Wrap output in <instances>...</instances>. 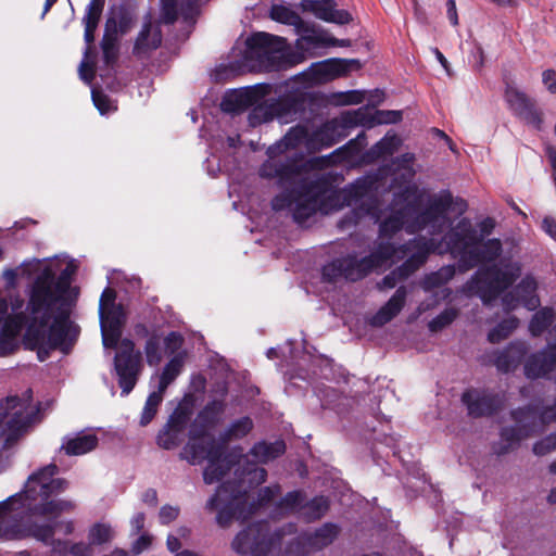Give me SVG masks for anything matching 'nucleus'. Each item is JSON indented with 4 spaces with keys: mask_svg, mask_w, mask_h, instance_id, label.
<instances>
[{
    "mask_svg": "<svg viewBox=\"0 0 556 556\" xmlns=\"http://www.w3.org/2000/svg\"><path fill=\"white\" fill-rule=\"evenodd\" d=\"M510 416L515 421L516 427L528 426V435L530 437L533 433L536 425V412L532 406L528 405L526 407L514 409L511 410Z\"/></svg>",
    "mask_w": 556,
    "mask_h": 556,
    "instance_id": "nucleus-48",
    "label": "nucleus"
},
{
    "mask_svg": "<svg viewBox=\"0 0 556 556\" xmlns=\"http://www.w3.org/2000/svg\"><path fill=\"white\" fill-rule=\"evenodd\" d=\"M505 99L515 116L523 121L526 124L531 125L536 129H541L543 124V113L536 106L533 99L514 87H508L506 89Z\"/></svg>",
    "mask_w": 556,
    "mask_h": 556,
    "instance_id": "nucleus-16",
    "label": "nucleus"
},
{
    "mask_svg": "<svg viewBox=\"0 0 556 556\" xmlns=\"http://www.w3.org/2000/svg\"><path fill=\"white\" fill-rule=\"evenodd\" d=\"M270 90L269 85H256L244 90L227 93L222 101V110L226 113L239 114L257 103Z\"/></svg>",
    "mask_w": 556,
    "mask_h": 556,
    "instance_id": "nucleus-19",
    "label": "nucleus"
},
{
    "mask_svg": "<svg viewBox=\"0 0 556 556\" xmlns=\"http://www.w3.org/2000/svg\"><path fill=\"white\" fill-rule=\"evenodd\" d=\"M426 262V255L422 253H414L408 256L405 262L396 267L394 270L401 280L407 279L413 275L424 263Z\"/></svg>",
    "mask_w": 556,
    "mask_h": 556,
    "instance_id": "nucleus-54",
    "label": "nucleus"
},
{
    "mask_svg": "<svg viewBox=\"0 0 556 556\" xmlns=\"http://www.w3.org/2000/svg\"><path fill=\"white\" fill-rule=\"evenodd\" d=\"M301 41L306 42L308 46L327 45L332 47H350V39H338L334 37H323L316 35H306L301 38Z\"/></svg>",
    "mask_w": 556,
    "mask_h": 556,
    "instance_id": "nucleus-61",
    "label": "nucleus"
},
{
    "mask_svg": "<svg viewBox=\"0 0 556 556\" xmlns=\"http://www.w3.org/2000/svg\"><path fill=\"white\" fill-rule=\"evenodd\" d=\"M307 170V166L302 157L285 156L269 157L260 167L258 174L262 178L276 179V184L282 189V192L275 195L271 200L274 211L289 208L292 211L295 197L299 194L298 184L301 182V176Z\"/></svg>",
    "mask_w": 556,
    "mask_h": 556,
    "instance_id": "nucleus-5",
    "label": "nucleus"
},
{
    "mask_svg": "<svg viewBox=\"0 0 556 556\" xmlns=\"http://www.w3.org/2000/svg\"><path fill=\"white\" fill-rule=\"evenodd\" d=\"M77 270L74 261L65 257L37 258V359L49 357L50 351L68 354L80 333L72 320V313L79 295L72 287Z\"/></svg>",
    "mask_w": 556,
    "mask_h": 556,
    "instance_id": "nucleus-1",
    "label": "nucleus"
},
{
    "mask_svg": "<svg viewBox=\"0 0 556 556\" xmlns=\"http://www.w3.org/2000/svg\"><path fill=\"white\" fill-rule=\"evenodd\" d=\"M84 40L86 42V49L84 52V60L79 65L80 76L84 80L90 83L93 77V64H90L87 60L89 55L92 53V43L94 42V34L93 33H85L84 31Z\"/></svg>",
    "mask_w": 556,
    "mask_h": 556,
    "instance_id": "nucleus-50",
    "label": "nucleus"
},
{
    "mask_svg": "<svg viewBox=\"0 0 556 556\" xmlns=\"http://www.w3.org/2000/svg\"><path fill=\"white\" fill-rule=\"evenodd\" d=\"M300 7L304 12H311L325 22L344 25L352 21V15L346 10L336 9L333 0H303Z\"/></svg>",
    "mask_w": 556,
    "mask_h": 556,
    "instance_id": "nucleus-22",
    "label": "nucleus"
},
{
    "mask_svg": "<svg viewBox=\"0 0 556 556\" xmlns=\"http://www.w3.org/2000/svg\"><path fill=\"white\" fill-rule=\"evenodd\" d=\"M4 291L10 301L12 312H22L25 300V314L35 316V263L27 262L15 268L3 271Z\"/></svg>",
    "mask_w": 556,
    "mask_h": 556,
    "instance_id": "nucleus-9",
    "label": "nucleus"
},
{
    "mask_svg": "<svg viewBox=\"0 0 556 556\" xmlns=\"http://www.w3.org/2000/svg\"><path fill=\"white\" fill-rule=\"evenodd\" d=\"M429 203L433 205L446 219L448 211L463 214L467 210V202L462 198L454 199L450 190H441L429 200Z\"/></svg>",
    "mask_w": 556,
    "mask_h": 556,
    "instance_id": "nucleus-36",
    "label": "nucleus"
},
{
    "mask_svg": "<svg viewBox=\"0 0 556 556\" xmlns=\"http://www.w3.org/2000/svg\"><path fill=\"white\" fill-rule=\"evenodd\" d=\"M286 452V443L282 440H277L275 442H265L261 441L255 443L248 456L250 463L257 464H266L269 460L276 459L281 456Z\"/></svg>",
    "mask_w": 556,
    "mask_h": 556,
    "instance_id": "nucleus-28",
    "label": "nucleus"
},
{
    "mask_svg": "<svg viewBox=\"0 0 556 556\" xmlns=\"http://www.w3.org/2000/svg\"><path fill=\"white\" fill-rule=\"evenodd\" d=\"M192 416V405L187 402H181L170 414L165 426L176 429V431H180L184 433L190 418Z\"/></svg>",
    "mask_w": 556,
    "mask_h": 556,
    "instance_id": "nucleus-44",
    "label": "nucleus"
},
{
    "mask_svg": "<svg viewBox=\"0 0 556 556\" xmlns=\"http://www.w3.org/2000/svg\"><path fill=\"white\" fill-rule=\"evenodd\" d=\"M406 244L395 247L388 241H381L367 256L357 258L353 255L340 257L326 264L321 269L323 279L326 282H337L340 278L357 281L366 277L372 270L386 267L389 262L395 263L408 255Z\"/></svg>",
    "mask_w": 556,
    "mask_h": 556,
    "instance_id": "nucleus-4",
    "label": "nucleus"
},
{
    "mask_svg": "<svg viewBox=\"0 0 556 556\" xmlns=\"http://www.w3.org/2000/svg\"><path fill=\"white\" fill-rule=\"evenodd\" d=\"M305 502V494L302 491L295 490L288 492L275 505V513L278 515H287L299 510L302 513V506Z\"/></svg>",
    "mask_w": 556,
    "mask_h": 556,
    "instance_id": "nucleus-41",
    "label": "nucleus"
},
{
    "mask_svg": "<svg viewBox=\"0 0 556 556\" xmlns=\"http://www.w3.org/2000/svg\"><path fill=\"white\" fill-rule=\"evenodd\" d=\"M329 509V501L327 497L320 495L315 496L311 501L303 503L302 516L308 522L320 519L326 515Z\"/></svg>",
    "mask_w": 556,
    "mask_h": 556,
    "instance_id": "nucleus-43",
    "label": "nucleus"
},
{
    "mask_svg": "<svg viewBox=\"0 0 556 556\" xmlns=\"http://www.w3.org/2000/svg\"><path fill=\"white\" fill-rule=\"evenodd\" d=\"M556 369V343L531 354L525 363V375L529 379L548 378Z\"/></svg>",
    "mask_w": 556,
    "mask_h": 556,
    "instance_id": "nucleus-20",
    "label": "nucleus"
},
{
    "mask_svg": "<svg viewBox=\"0 0 556 556\" xmlns=\"http://www.w3.org/2000/svg\"><path fill=\"white\" fill-rule=\"evenodd\" d=\"M253 426V420L249 416H243L230 422L224 431L219 432L218 440L222 443L240 440L252 431Z\"/></svg>",
    "mask_w": 556,
    "mask_h": 556,
    "instance_id": "nucleus-38",
    "label": "nucleus"
},
{
    "mask_svg": "<svg viewBox=\"0 0 556 556\" xmlns=\"http://www.w3.org/2000/svg\"><path fill=\"white\" fill-rule=\"evenodd\" d=\"M25 394L26 399L9 395L0 400V439H3V448L11 447L35 418V410L26 412L31 401L33 390L28 389Z\"/></svg>",
    "mask_w": 556,
    "mask_h": 556,
    "instance_id": "nucleus-7",
    "label": "nucleus"
},
{
    "mask_svg": "<svg viewBox=\"0 0 556 556\" xmlns=\"http://www.w3.org/2000/svg\"><path fill=\"white\" fill-rule=\"evenodd\" d=\"M457 265H446L439 270L426 275L421 281V287L425 291H431L446 285L456 274Z\"/></svg>",
    "mask_w": 556,
    "mask_h": 556,
    "instance_id": "nucleus-40",
    "label": "nucleus"
},
{
    "mask_svg": "<svg viewBox=\"0 0 556 556\" xmlns=\"http://www.w3.org/2000/svg\"><path fill=\"white\" fill-rule=\"evenodd\" d=\"M527 354V348L521 342H511L508 344L495 359V366L502 372L515 370Z\"/></svg>",
    "mask_w": 556,
    "mask_h": 556,
    "instance_id": "nucleus-29",
    "label": "nucleus"
},
{
    "mask_svg": "<svg viewBox=\"0 0 556 556\" xmlns=\"http://www.w3.org/2000/svg\"><path fill=\"white\" fill-rule=\"evenodd\" d=\"M426 262V255L422 253H414L408 256L405 262L396 267L394 270L401 280L407 279L413 275L424 263Z\"/></svg>",
    "mask_w": 556,
    "mask_h": 556,
    "instance_id": "nucleus-55",
    "label": "nucleus"
},
{
    "mask_svg": "<svg viewBox=\"0 0 556 556\" xmlns=\"http://www.w3.org/2000/svg\"><path fill=\"white\" fill-rule=\"evenodd\" d=\"M122 36L121 34L114 33L113 22H110L108 27H104L100 48L103 63L109 67L114 66L119 58Z\"/></svg>",
    "mask_w": 556,
    "mask_h": 556,
    "instance_id": "nucleus-30",
    "label": "nucleus"
},
{
    "mask_svg": "<svg viewBox=\"0 0 556 556\" xmlns=\"http://www.w3.org/2000/svg\"><path fill=\"white\" fill-rule=\"evenodd\" d=\"M513 271L503 270L497 265L481 266L463 286L467 295H477L484 305H490L515 282Z\"/></svg>",
    "mask_w": 556,
    "mask_h": 556,
    "instance_id": "nucleus-8",
    "label": "nucleus"
},
{
    "mask_svg": "<svg viewBox=\"0 0 556 556\" xmlns=\"http://www.w3.org/2000/svg\"><path fill=\"white\" fill-rule=\"evenodd\" d=\"M182 434L180 431H176V429L164 426L159 431L156 443L164 450H173L181 443Z\"/></svg>",
    "mask_w": 556,
    "mask_h": 556,
    "instance_id": "nucleus-53",
    "label": "nucleus"
},
{
    "mask_svg": "<svg viewBox=\"0 0 556 556\" xmlns=\"http://www.w3.org/2000/svg\"><path fill=\"white\" fill-rule=\"evenodd\" d=\"M519 319L515 316H510L508 318L500 321L493 329H491L488 333V340L491 343H500L501 341L507 339L511 332L518 327Z\"/></svg>",
    "mask_w": 556,
    "mask_h": 556,
    "instance_id": "nucleus-46",
    "label": "nucleus"
},
{
    "mask_svg": "<svg viewBox=\"0 0 556 556\" xmlns=\"http://www.w3.org/2000/svg\"><path fill=\"white\" fill-rule=\"evenodd\" d=\"M413 226L416 228V230L431 228L432 232H439L441 231L443 224L429 208L425 207L415 217Z\"/></svg>",
    "mask_w": 556,
    "mask_h": 556,
    "instance_id": "nucleus-52",
    "label": "nucleus"
},
{
    "mask_svg": "<svg viewBox=\"0 0 556 556\" xmlns=\"http://www.w3.org/2000/svg\"><path fill=\"white\" fill-rule=\"evenodd\" d=\"M126 321V314L122 304L114 303L104 309V323L106 327L122 329Z\"/></svg>",
    "mask_w": 556,
    "mask_h": 556,
    "instance_id": "nucleus-58",
    "label": "nucleus"
},
{
    "mask_svg": "<svg viewBox=\"0 0 556 556\" xmlns=\"http://www.w3.org/2000/svg\"><path fill=\"white\" fill-rule=\"evenodd\" d=\"M2 321L0 330L1 357L11 355L18 349V337L24 329L23 345L26 350L35 351V316L16 311Z\"/></svg>",
    "mask_w": 556,
    "mask_h": 556,
    "instance_id": "nucleus-12",
    "label": "nucleus"
},
{
    "mask_svg": "<svg viewBox=\"0 0 556 556\" xmlns=\"http://www.w3.org/2000/svg\"><path fill=\"white\" fill-rule=\"evenodd\" d=\"M243 465L239 477L225 480L206 502L207 510L218 509L216 522L222 528H228L233 519L245 521L281 493L280 485L276 483L261 488L256 497L249 501L248 490L265 482L267 471L249 459H243Z\"/></svg>",
    "mask_w": 556,
    "mask_h": 556,
    "instance_id": "nucleus-2",
    "label": "nucleus"
},
{
    "mask_svg": "<svg viewBox=\"0 0 556 556\" xmlns=\"http://www.w3.org/2000/svg\"><path fill=\"white\" fill-rule=\"evenodd\" d=\"M112 538V528L106 523L97 522L92 525L88 531V540L92 546L105 544L110 542Z\"/></svg>",
    "mask_w": 556,
    "mask_h": 556,
    "instance_id": "nucleus-56",
    "label": "nucleus"
},
{
    "mask_svg": "<svg viewBox=\"0 0 556 556\" xmlns=\"http://www.w3.org/2000/svg\"><path fill=\"white\" fill-rule=\"evenodd\" d=\"M219 440L208 438V447L205 459L208 462L203 471V480L206 484H213L225 478L228 471L233 468L235 478H238L243 470V459L248 456L242 455L241 447H235L226 453L225 446Z\"/></svg>",
    "mask_w": 556,
    "mask_h": 556,
    "instance_id": "nucleus-11",
    "label": "nucleus"
},
{
    "mask_svg": "<svg viewBox=\"0 0 556 556\" xmlns=\"http://www.w3.org/2000/svg\"><path fill=\"white\" fill-rule=\"evenodd\" d=\"M538 283L531 276H526L513 289L519 302L529 311L536 309L541 302L536 294Z\"/></svg>",
    "mask_w": 556,
    "mask_h": 556,
    "instance_id": "nucleus-34",
    "label": "nucleus"
},
{
    "mask_svg": "<svg viewBox=\"0 0 556 556\" xmlns=\"http://www.w3.org/2000/svg\"><path fill=\"white\" fill-rule=\"evenodd\" d=\"M102 343L104 348L115 349L118 342L122 341V329H113L105 326L104 319H100Z\"/></svg>",
    "mask_w": 556,
    "mask_h": 556,
    "instance_id": "nucleus-62",
    "label": "nucleus"
},
{
    "mask_svg": "<svg viewBox=\"0 0 556 556\" xmlns=\"http://www.w3.org/2000/svg\"><path fill=\"white\" fill-rule=\"evenodd\" d=\"M460 401L467 409V415L478 419L492 417L501 412L505 399L493 390L470 388L463 392Z\"/></svg>",
    "mask_w": 556,
    "mask_h": 556,
    "instance_id": "nucleus-15",
    "label": "nucleus"
},
{
    "mask_svg": "<svg viewBox=\"0 0 556 556\" xmlns=\"http://www.w3.org/2000/svg\"><path fill=\"white\" fill-rule=\"evenodd\" d=\"M208 447V439L191 440L184 446L180 458L187 459L190 464L194 465L205 459Z\"/></svg>",
    "mask_w": 556,
    "mask_h": 556,
    "instance_id": "nucleus-42",
    "label": "nucleus"
},
{
    "mask_svg": "<svg viewBox=\"0 0 556 556\" xmlns=\"http://www.w3.org/2000/svg\"><path fill=\"white\" fill-rule=\"evenodd\" d=\"M114 368L122 394H129L134 390L142 369L141 352L135 349L132 340L125 338L119 342V351L114 357Z\"/></svg>",
    "mask_w": 556,
    "mask_h": 556,
    "instance_id": "nucleus-13",
    "label": "nucleus"
},
{
    "mask_svg": "<svg viewBox=\"0 0 556 556\" xmlns=\"http://www.w3.org/2000/svg\"><path fill=\"white\" fill-rule=\"evenodd\" d=\"M56 528L58 523L52 520L48 523L37 525V541L48 545L52 540H54Z\"/></svg>",
    "mask_w": 556,
    "mask_h": 556,
    "instance_id": "nucleus-64",
    "label": "nucleus"
},
{
    "mask_svg": "<svg viewBox=\"0 0 556 556\" xmlns=\"http://www.w3.org/2000/svg\"><path fill=\"white\" fill-rule=\"evenodd\" d=\"M245 59L261 70H288L303 61V55L286 49V40L267 33H255L247 39Z\"/></svg>",
    "mask_w": 556,
    "mask_h": 556,
    "instance_id": "nucleus-6",
    "label": "nucleus"
},
{
    "mask_svg": "<svg viewBox=\"0 0 556 556\" xmlns=\"http://www.w3.org/2000/svg\"><path fill=\"white\" fill-rule=\"evenodd\" d=\"M283 532L278 530L270 532L269 523L266 520L249 525L240 531L231 542L232 549L240 554L252 556H268L276 545L280 544Z\"/></svg>",
    "mask_w": 556,
    "mask_h": 556,
    "instance_id": "nucleus-10",
    "label": "nucleus"
},
{
    "mask_svg": "<svg viewBox=\"0 0 556 556\" xmlns=\"http://www.w3.org/2000/svg\"><path fill=\"white\" fill-rule=\"evenodd\" d=\"M458 316V309L455 307H448L445 308L443 312H441L438 316H435L430 323H429V329L432 332H438L442 330L443 328L451 325L456 317Z\"/></svg>",
    "mask_w": 556,
    "mask_h": 556,
    "instance_id": "nucleus-60",
    "label": "nucleus"
},
{
    "mask_svg": "<svg viewBox=\"0 0 556 556\" xmlns=\"http://www.w3.org/2000/svg\"><path fill=\"white\" fill-rule=\"evenodd\" d=\"M134 13L126 4L113 5L110 8L104 27L113 22L114 33L126 35L134 23Z\"/></svg>",
    "mask_w": 556,
    "mask_h": 556,
    "instance_id": "nucleus-33",
    "label": "nucleus"
},
{
    "mask_svg": "<svg viewBox=\"0 0 556 556\" xmlns=\"http://www.w3.org/2000/svg\"><path fill=\"white\" fill-rule=\"evenodd\" d=\"M144 354L147 364L151 367L157 366L163 359L162 338L153 332L146 341Z\"/></svg>",
    "mask_w": 556,
    "mask_h": 556,
    "instance_id": "nucleus-47",
    "label": "nucleus"
},
{
    "mask_svg": "<svg viewBox=\"0 0 556 556\" xmlns=\"http://www.w3.org/2000/svg\"><path fill=\"white\" fill-rule=\"evenodd\" d=\"M555 312L552 307L545 306L536 311L530 319L529 331L533 337L542 336L554 323Z\"/></svg>",
    "mask_w": 556,
    "mask_h": 556,
    "instance_id": "nucleus-39",
    "label": "nucleus"
},
{
    "mask_svg": "<svg viewBox=\"0 0 556 556\" xmlns=\"http://www.w3.org/2000/svg\"><path fill=\"white\" fill-rule=\"evenodd\" d=\"M403 219L400 215H392L386 218L379 226L381 236H393L403 228Z\"/></svg>",
    "mask_w": 556,
    "mask_h": 556,
    "instance_id": "nucleus-63",
    "label": "nucleus"
},
{
    "mask_svg": "<svg viewBox=\"0 0 556 556\" xmlns=\"http://www.w3.org/2000/svg\"><path fill=\"white\" fill-rule=\"evenodd\" d=\"M395 140V137L382 138L366 152V159L369 162H375L384 155L393 154L396 149Z\"/></svg>",
    "mask_w": 556,
    "mask_h": 556,
    "instance_id": "nucleus-49",
    "label": "nucleus"
},
{
    "mask_svg": "<svg viewBox=\"0 0 556 556\" xmlns=\"http://www.w3.org/2000/svg\"><path fill=\"white\" fill-rule=\"evenodd\" d=\"M300 7L304 12H311L325 22L344 25L352 21V15L346 10L336 9L333 0H303Z\"/></svg>",
    "mask_w": 556,
    "mask_h": 556,
    "instance_id": "nucleus-23",
    "label": "nucleus"
},
{
    "mask_svg": "<svg viewBox=\"0 0 556 556\" xmlns=\"http://www.w3.org/2000/svg\"><path fill=\"white\" fill-rule=\"evenodd\" d=\"M163 396L160 393H151L149 394L144 407L141 413L140 417V425L147 426L149 425L152 419L154 418L155 414L157 413V408L160 404L162 403Z\"/></svg>",
    "mask_w": 556,
    "mask_h": 556,
    "instance_id": "nucleus-59",
    "label": "nucleus"
},
{
    "mask_svg": "<svg viewBox=\"0 0 556 556\" xmlns=\"http://www.w3.org/2000/svg\"><path fill=\"white\" fill-rule=\"evenodd\" d=\"M40 502L37 503V516L49 517L52 521L61 516L63 513H72L76 508V504L70 500L54 497H39Z\"/></svg>",
    "mask_w": 556,
    "mask_h": 556,
    "instance_id": "nucleus-32",
    "label": "nucleus"
},
{
    "mask_svg": "<svg viewBox=\"0 0 556 556\" xmlns=\"http://www.w3.org/2000/svg\"><path fill=\"white\" fill-rule=\"evenodd\" d=\"M317 181L308 180L303 175L298 184L299 194L292 206V216L295 222L304 223L309 219L320 205Z\"/></svg>",
    "mask_w": 556,
    "mask_h": 556,
    "instance_id": "nucleus-17",
    "label": "nucleus"
},
{
    "mask_svg": "<svg viewBox=\"0 0 556 556\" xmlns=\"http://www.w3.org/2000/svg\"><path fill=\"white\" fill-rule=\"evenodd\" d=\"M270 17L287 25L299 26L303 23L298 13L281 4H274L270 8Z\"/></svg>",
    "mask_w": 556,
    "mask_h": 556,
    "instance_id": "nucleus-51",
    "label": "nucleus"
},
{
    "mask_svg": "<svg viewBox=\"0 0 556 556\" xmlns=\"http://www.w3.org/2000/svg\"><path fill=\"white\" fill-rule=\"evenodd\" d=\"M494 228L491 217L479 223V231L468 218H462L443 237L445 251L457 260L458 271L464 274L479 265L495 262L503 252L500 239L484 240Z\"/></svg>",
    "mask_w": 556,
    "mask_h": 556,
    "instance_id": "nucleus-3",
    "label": "nucleus"
},
{
    "mask_svg": "<svg viewBox=\"0 0 556 556\" xmlns=\"http://www.w3.org/2000/svg\"><path fill=\"white\" fill-rule=\"evenodd\" d=\"M361 68L362 63L357 59L332 58L311 64L299 77L308 84H324Z\"/></svg>",
    "mask_w": 556,
    "mask_h": 556,
    "instance_id": "nucleus-14",
    "label": "nucleus"
},
{
    "mask_svg": "<svg viewBox=\"0 0 556 556\" xmlns=\"http://www.w3.org/2000/svg\"><path fill=\"white\" fill-rule=\"evenodd\" d=\"M407 290L405 286L396 289L389 301L371 317L370 325L382 327L396 317L405 305Z\"/></svg>",
    "mask_w": 556,
    "mask_h": 556,
    "instance_id": "nucleus-25",
    "label": "nucleus"
},
{
    "mask_svg": "<svg viewBox=\"0 0 556 556\" xmlns=\"http://www.w3.org/2000/svg\"><path fill=\"white\" fill-rule=\"evenodd\" d=\"M98 443L99 439L94 433L78 432L63 438L60 452L67 456H80L96 450Z\"/></svg>",
    "mask_w": 556,
    "mask_h": 556,
    "instance_id": "nucleus-27",
    "label": "nucleus"
},
{
    "mask_svg": "<svg viewBox=\"0 0 556 556\" xmlns=\"http://www.w3.org/2000/svg\"><path fill=\"white\" fill-rule=\"evenodd\" d=\"M371 188L372 181L367 178H359L329 199L334 202L333 206L337 208L343 206H358V203L369 193Z\"/></svg>",
    "mask_w": 556,
    "mask_h": 556,
    "instance_id": "nucleus-24",
    "label": "nucleus"
},
{
    "mask_svg": "<svg viewBox=\"0 0 556 556\" xmlns=\"http://www.w3.org/2000/svg\"><path fill=\"white\" fill-rule=\"evenodd\" d=\"M152 28L150 21L142 25L132 47V54L135 56H148L161 46L162 31L159 27Z\"/></svg>",
    "mask_w": 556,
    "mask_h": 556,
    "instance_id": "nucleus-26",
    "label": "nucleus"
},
{
    "mask_svg": "<svg viewBox=\"0 0 556 556\" xmlns=\"http://www.w3.org/2000/svg\"><path fill=\"white\" fill-rule=\"evenodd\" d=\"M226 404L223 400L210 401L189 426L188 437L191 440L204 439L222 421Z\"/></svg>",
    "mask_w": 556,
    "mask_h": 556,
    "instance_id": "nucleus-18",
    "label": "nucleus"
},
{
    "mask_svg": "<svg viewBox=\"0 0 556 556\" xmlns=\"http://www.w3.org/2000/svg\"><path fill=\"white\" fill-rule=\"evenodd\" d=\"M345 136L343 125L332 119L325 123L314 132L313 140L321 147L330 148L341 141Z\"/></svg>",
    "mask_w": 556,
    "mask_h": 556,
    "instance_id": "nucleus-35",
    "label": "nucleus"
},
{
    "mask_svg": "<svg viewBox=\"0 0 556 556\" xmlns=\"http://www.w3.org/2000/svg\"><path fill=\"white\" fill-rule=\"evenodd\" d=\"M60 468L54 464H49L37 470V486L39 497H54L65 492L70 486V481L65 478L56 477Z\"/></svg>",
    "mask_w": 556,
    "mask_h": 556,
    "instance_id": "nucleus-21",
    "label": "nucleus"
},
{
    "mask_svg": "<svg viewBox=\"0 0 556 556\" xmlns=\"http://www.w3.org/2000/svg\"><path fill=\"white\" fill-rule=\"evenodd\" d=\"M340 528L332 522H326L307 536V544L315 549H323L330 545L339 535Z\"/></svg>",
    "mask_w": 556,
    "mask_h": 556,
    "instance_id": "nucleus-37",
    "label": "nucleus"
},
{
    "mask_svg": "<svg viewBox=\"0 0 556 556\" xmlns=\"http://www.w3.org/2000/svg\"><path fill=\"white\" fill-rule=\"evenodd\" d=\"M528 426L516 427L507 426L500 432L501 441L493 445V452L497 456H503L517 446L522 439L528 438Z\"/></svg>",
    "mask_w": 556,
    "mask_h": 556,
    "instance_id": "nucleus-31",
    "label": "nucleus"
},
{
    "mask_svg": "<svg viewBox=\"0 0 556 556\" xmlns=\"http://www.w3.org/2000/svg\"><path fill=\"white\" fill-rule=\"evenodd\" d=\"M307 138V129L303 126L291 127L279 142L285 150L298 148Z\"/></svg>",
    "mask_w": 556,
    "mask_h": 556,
    "instance_id": "nucleus-57",
    "label": "nucleus"
},
{
    "mask_svg": "<svg viewBox=\"0 0 556 556\" xmlns=\"http://www.w3.org/2000/svg\"><path fill=\"white\" fill-rule=\"evenodd\" d=\"M103 9V0H90L83 17L85 33L96 34Z\"/></svg>",
    "mask_w": 556,
    "mask_h": 556,
    "instance_id": "nucleus-45",
    "label": "nucleus"
}]
</instances>
